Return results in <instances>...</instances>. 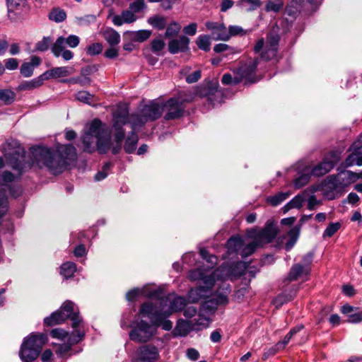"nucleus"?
Returning <instances> with one entry per match:
<instances>
[{"mask_svg": "<svg viewBox=\"0 0 362 362\" xmlns=\"http://www.w3.org/2000/svg\"><path fill=\"white\" fill-rule=\"evenodd\" d=\"M30 150L33 158L32 163H26L25 156L19 153L13 156L10 160L11 167L17 172L18 177H21L34 163L40 168L47 167L52 174H59L77 157L76 149L71 144L59 145L54 153L42 146L33 147Z\"/></svg>", "mask_w": 362, "mask_h": 362, "instance_id": "nucleus-1", "label": "nucleus"}, {"mask_svg": "<svg viewBox=\"0 0 362 362\" xmlns=\"http://www.w3.org/2000/svg\"><path fill=\"white\" fill-rule=\"evenodd\" d=\"M67 318H70L72 321V327L74 329L70 334L67 343L59 346L57 354L61 356H65L71 350L72 345L81 341L84 337L83 331L77 329L82 322L78 311L75 310L74 303L72 301L66 300L59 310L44 319L45 325L53 326L64 322Z\"/></svg>", "mask_w": 362, "mask_h": 362, "instance_id": "nucleus-2", "label": "nucleus"}, {"mask_svg": "<svg viewBox=\"0 0 362 362\" xmlns=\"http://www.w3.org/2000/svg\"><path fill=\"white\" fill-rule=\"evenodd\" d=\"M86 128L82 136L83 151L93 153L97 149L100 153H107L110 148L109 128L98 119H93Z\"/></svg>", "mask_w": 362, "mask_h": 362, "instance_id": "nucleus-3", "label": "nucleus"}, {"mask_svg": "<svg viewBox=\"0 0 362 362\" xmlns=\"http://www.w3.org/2000/svg\"><path fill=\"white\" fill-rule=\"evenodd\" d=\"M127 111V124H130L132 129H137L143 126L148 121H153L158 119L163 112V107L162 103L155 101L150 102L148 105H144L139 113L129 115L128 107L126 105H119L116 111L122 109Z\"/></svg>", "mask_w": 362, "mask_h": 362, "instance_id": "nucleus-4", "label": "nucleus"}, {"mask_svg": "<svg viewBox=\"0 0 362 362\" xmlns=\"http://www.w3.org/2000/svg\"><path fill=\"white\" fill-rule=\"evenodd\" d=\"M277 234V229L274 224L267 222L265 227L259 230H252L249 232V236L253 238V241L243 246L240 255L245 258L252 255L257 247H262L264 245L271 243Z\"/></svg>", "mask_w": 362, "mask_h": 362, "instance_id": "nucleus-5", "label": "nucleus"}, {"mask_svg": "<svg viewBox=\"0 0 362 362\" xmlns=\"http://www.w3.org/2000/svg\"><path fill=\"white\" fill-rule=\"evenodd\" d=\"M47 337L45 334L33 333L25 338L21 346L19 356L23 362H33L40 355Z\"/></svg>", "mask_w": 362, "mask_h": 362, "instance_id": "nucleus-6", "label": "nucleus"}, {"mask_svg": "<svg viewBox=\"0 0 362 362\" xmlns=\"http://www.w3.org/2000/svg\"><path fill=\"white\" fill-rule=\"evenodd\" d=\"M139 313L149 318L151 322L156 327V332L158 327H161L162 329L165 331H170L173 328V322L169 320H166L170 313H162L161 310L152 303H143L140 308Z\"/></svg>", "mask_w": 362, "mask_h": 362, "instance_id": "nucleus-7", "label": "nucleus"}, {"mask_svg": "<svg viewBox=\"0 0 362 362\" xmlns=\"http://www.w3.org/2000/svg\"><path fill=\"white\" fill-rule=\"evenodd\" d=\"M280 37L273 32L268 33L266 42L264 38H261L256 42L254 51L256 53L260 52L261 58L269 61L277 56Z\"/></svg>", "mask_w": 362, "mask_h": 362, "instance_id": "nucleus-8", "label": "nucleus"}, {"mask_svg": "<svg viewBox=\"0 0 362 362\" xmlns=\"http://www.w3.org/2000/svg\"><path fill=\"white\" fill-rule=\"evenodd\" d=\"M214 310L215 308H210L208 303H205L202 305L199 313V317L200 318L194 324L183 320L178 322L175 329L176 334L181 337H185L192 329H200L199 327H195L196 326L206 327L208 326V322L210 320L209 314L213 313Z\"/></svg>", "mask_w": 362, "mask_h": 362, "instance_id": "nucleus-9", "label": "nucleus"}, {"mask_svg": "<svg viewBox=\"0 0 362 362\" xmlns=\"http://www.w3.org/2000/svg\"><path fill=\"white\" fill-rule=\"evenodd\" d=\"M156 334V327L151 322L149 324L140 320L134 322V325L129 332V338L138 343H145L148 341Z\"/></svg>", "mask_w": 362, "mask_h": 362, "instance_id": "nucleus-10", "label": "nucleus"}, {"mask_svg": "<svg viewBox=\"0 0 362 362\" xmlns=\"http://www.w3.org/2000/svg\"><path fill=\"white\" fill-rule=\"evenodd\" d=\"M127 111L125 109H122L119 111H115L113 115V129L115 131V145L112 148V153L113 154H117L122 146V143L124 138V131L122 127L124 124H127L126 119Z\"/></svg>", "mask_w": 362, "mask_h": 362, "instance_id": "nucleus-11", "label": "nucleus"}, {"mask_svg": "<svg viewBox=\"0 0 362 362\" xmlns=\"http://www.w3.org/2000/svg\"><path fill=\"white\" fill-rule=\"evenodd\" d=\"M259 63L258 59H250L242 64L238 69V76H235V83L245 81V83H253L259 79L255 76V70Z\"/></svg>", "mask_w": 362, "mask_h": 362, "instance_id": "nucleus-12", "label": "nucleus"}, {"mask_svg": "<svg viewBox=\"0 0 362 362\" xmlns=\"http://www.w3.org/2000/svg\"><path fill=\"white\" fill-rule=\"evenodd\" d=\"M163 112L165 111V119L171 120L182 117L185 111L183 100L178 98H171L165 103H162Z\"/></svg>", "mask_w": 362, "mask_h": 362, "instance_id": "nucleus-13", "label": "nucleus"}, {"mask_svg": "<svg viewBox=\"0 0 362 362\" xmlns=\"http://www.w3.org/2000/svg\"><path fill=\"white\" fill-rule=\"evenodd\" d=\"M215 278L209 276L205 278L204 285L196 288H192L188 292V300L191 303H196L202 298H207L211 293V290L214 284Z\"/></svg>", "mask_w": 362, "mask_h": 362, "instance_id": "nucleus-14", "label": "nucleus"}, {"mask_svg": "<svg viewBox=\"0 0 362 362\" xmlns=\"http://www.w3.org/2000/svg\"><path fill=\"white\" fill-rule=\"evenodd\" d=\"M322 0H291L285 9L288 16L296 18L303 8L313 9Z\"/></svg>", "mask_w": 362, "mask_h": 362, "instance_id": "nucleus-15", "label": "nucleus"}, {"mask_svg": "<svg viewBox=\"0 0 362 362\" xmlns=\"http://www.w3.org/2000/svg\"><path fill=\"white\" fill-rule=\"evenodd\" d=\"M158 348L153 344H145L136 350V358L134 362H156L159 358Z\"/></svg>", "mask_w": 362, "mask_h": 362, "instance_id": "nucleus-16", "label": "nucleus"}, {"mask_svg": "<svg viewBox=\"0 0 362 362\" xmlns=\"http://www.w3.org/2000/svg\"><path fill=\"white\" fill-rule=\"evenodd\" d=\"M339 158L335 153H330V158L326 157L318 165L315 166L311 173L316 177H320L329 173L337 164Z\"/></svg>", "mask_w": 362, "mask_h": 362, "instance_id": "nucleus-17", "label": "nucleus"}, {"mask_svg": "<svg viewBox=\"0 0 362 362\" xmlns=\"http://www.w3.org/2000/svg\"><path fill=\"white\" fill-rule=\"evenodd\" d=\"M322 191L324 197L329 200L334 199L343 193L331 175L323 181Z\"/></svg>", "mask_w": 362, "mask_h": 362, "instance_id": "nucleus-18", "label": "nucleus"}, {"mask_svg": "<svg viewBox=\"0 0 362 362\" xmlns=\"http://www.w3.org/2000/svg\"><path fill=\"white\" fill-rule=\"evenodd\" d=\"M331 176L342 192H344V189L346 187L349 186L359 179V176L357 175V173L349 170L342 171L336 175H333Z\"/></svg>", "mask_w": 362, "mask_h": 362, "instance_id": "nucleus-19", "label": "nucleus"}, {"mask_svg": "<svg viewBox=\"0 0 362 362\" xmlns=\"http://www.w3.org/2000/svg\"><path fill=\"white\" fill-rule=\"evenodd\" d=\"M361 139L362 134L360 136L358 141L354 143L352 145L354 151L345 160L346 166H352L354 165H362V145H360L362 142Z\"/></svg>", "mask_w": 362, "mask_h": 362, "instance_id": "nucleus-20", "label": "nucleus"}, {"mask_svg": "<svg viewBox=\"0 0 362 362\" xmlns=\"http://www.w3.org/2000/svg\"><path fill=\"white\" fill-rule=\"evenodd\" d=\"M310 267L309 264H295L292 266L288 273L287 279L289 281H296L299 279H303L309 275Z\"/></svg>", "mask_w": 362, "mask_h": 362, "instance_id": "nucleus-21", "label": "nucleus"}, {"mask_svg": "<svg viewBox=\"0 0 362 362\" xmlns=\"http://www.w3.org/2000/svg\"><path fill=\"white\" fill-rule=\"evenodd\" d=\"M53 54L59 57L62 56L65 61L71 60L74 57V53L66 49L63 37H59L52 47Z\"/></svg>", "mask_w": 362, "mask_h": 362, "instance_id": "nucleus-22", "label": "nucleus"}, {"mask_svg": "<svg viewBox=\"0 0 362 362\" xmlns=\"http://www.w3.org/2000/svg\"><path fill=\"white\" fill-rule=\"evenodd\" d=\"M189 39L182 35L177 39H173L168 43V50L171 54L184 52L189 49Z\"/></svg>", "mask_w": 362, "mask_h": 362, "instance_id": "nucleus-23", "label": "nucleus"}, {"mask_svg": "<svg viewBox=\"0 0 362 362\" xmlns=\"http://www.w3.org/2000/svg\"><path fill=\"white\" fill-rule=\"evenodd\" d=\"M47 80V77L46 74H42L40 76L35 78L30 81H25L21 83L18 88V91H25V90H33L34 89L40 88L43 82Z\"/></svg>", "mask_w": 362, "mask_h": 362, "instance_id": "nucleus-24", "label": "nucleus"}, {"mask_svg": "<svg viewBox=\"0 0 362 362\" xmlns=\"http://www.w3.org/2000/svg\"><path fill=\"white\" fill-rule=\"evenodd\" d=\"M41 59L37 56H32L30 61L28 62L23 63L21 68L20 72L24 77H30L33 74L34 69L38 66L41 64Z\"/></svg>", "mask_w": 362, "mask_h": 362, "instance_id": "nucleus-25", "label": "nucleus"}, {"mask_svg": "<svg viewBox=\"0 0 362 362\" xmlns=\"http://www.w3.org/2000/svg\"><path fill=\"white\" fill-rule=\"evenodd\" d=\"M74 72V69L70 66H59L52 68L49 71H45L43 74H46L47 79L50 78H58L61 77H66Z\"/></svg>", "mask_w": 362, "mask_h": 362, "instance_id": "nucleus-26", "label": "nucleus"}, {"mask_svg": "<svg viewBox=\"0 0 362 362\" xmlns=\"http://www.w3.org/2000/svg\"><path fill=\"white\" fill-rule=\"evenodd\" d=\"M136 19V15L129 9L122 11L120 15L115 16L112 18V22L115 25L120 26L124 23H132Z\"/></svg>", "mask_w": 362, "mask_h": 362, "instance_id": "nucleus-27", "label": "nucleus"}, {"mask_svg": "<svg viewBox=\"0 0 362 362\" xmlns=\"http://www.w3.org/2000/svg\"><path fill=\"white\" fill-rule=\"evenodd\" d=\"M8 13H21L28 9L27 0H6Z\"/></svg>", "mask_w": 362, "mask_h": 362, "instance_id": "nucleus-28", "label": "nucleus"}, {"mask_svg": "<svg viewBox=\"0 0 362 362\" xmlns=\"http://www.w3.org/2000/svg\"><path fill=\"white\" fill-rule=\"evenodd\" d=\"M223 93L218 89V85L216 83L214 87L209 88L207 93V99L211 104L214 105L218 103H221L222 100Z\"/></svg>", "mask_w": 362, "mask_h": 362, "instance_id": "nucleus-29", "label": "nucleus"}, {"mask_svg": "<svg viewBox=\"0 0 362 362\" xmlns=\"http://www.w3.org/2000/svg\"><path fill=\"white\" fill-rule=\"evenodd\" d=\"M132 130L133 131L127 136L124 147L127 153H131L136 149L139 140L137 134L134 132L136 129H132Z\"/></svg>", "mask_w": 362, "mask_h": 362, "instance_id": "nucleus-30", "label": "nucleus"}, {"mask_svg": "<svg viewBox=\"0 0 362 362\" xmlns=\"http://www.w3.org/2000/svg\"><path fill=\"white\" fill-rule=\"evenodd\" d=\"M243 246V240L240 236L231 237L227 242V247L230 252L240 253Z\"/></svg>", "mask_w": 362, "mask_h": 362, "instance_id": "nucleus-31", "label": "nucleus"}, {"mask_svg": "<svg viewBox=\"0 0 362 362\" xmlns=\"http://www.w3.org/2000/svg\"><path fill=\"white\" fill-rule=\"evenodd\" d=\"M103 37L111 46L116 45L120 42L119 33L112 28L105 30L103 33Z\"/></svg>", "mask_w": 362, "mask_h": 362, "instance_id": "nucleus-32", "label": "nucleus"}, {"mask_svg": "<svg viewBox=\"0 0 362 362\" xmlns=\"http://www.w3.org/2000/svg\"><path fill=\"white\" fill-rule=\"evenodd\" d=\"M305 201L304 195L298 194L294 197L288 203H287L283 208L284 213L287 212L291 209H300L302 207Z\"/></svg>", "mask_w": 362, "mask_h": 362, "instance_id": "nucleus-33", "label": "nucleus"}, {"mask_svg": "<svg viewBox=\"0 0 362 362\" xmlns=\"http://www.w3.org/2000/svg\"><path fill=\"white\" fill-rule=\"evenodd\" d=\"M288 235L289 237V240L286 243V245H285L286 250H291L293 247L295 243H296V241L299 237V235H300V226L299 227L294 226L293 228H292L289 230Z\"/></svg>", "mask_w": 362, "mask_h": 362, "instance_id": "nucleus-34", "label": "nucleus"}, {"mask_svg": "<svg viewBox=\"0 0 362 362\" xmlns=\"http://www.w3.org/2000/svg\"><path fill=\"white\" fill-rule=\"evenodd\" d=\"M49 19L56 23L64 21L66 18V12L60 8H54L48 15Z\"/></svg>", "mask_w": 362, "mask_h": 362, "instance_id": "nucleus-35", "label": "nucleus"}, {"mask_svg": "<svg viewBox=\"0 0 362 362\" xmlns=\"http://www.w3.org/2000/svg\"><path fill=\"white\" fill-rule=\"evenodd\" d=\"M60 274L66 279L71 277L76 271V265L74 262H67L61 266Z\"/></svg>", "mask_w": 362, "mask_h": 362, "instance_id": "nucleus-36", "label": "nucleus"}, {"mask_svg": "<svg viewBox=\"0 0 362 362\" xmlns=\"http://www.w3.org/2000/svg\"><path fill=\"white\" fill-rule=\"evenodd\" d=\"M187 300L185 298L181 296L175 297L170 303V310L172 312H179L184 309L186 306Z\"/></svg>", "mask_w": 362, "mask_h": 362, "instance_id": "nucleus-37", "label": "nucleus"}, {"mask_svg": "<svg viewBox=\"0 0 362 362\" xmlns=\"http://www.w3.org/2000/svg\"><path fill=\"white\" fill-rule=\"evenodd\" d=\"M148 23L158 30H163L166 26V20L163 16H154L148 19Z\"/></svg>", "mask_w": 362, "mask_h": 362, "instance_id": "nucleus-38", "label": "nucleus"}, {"mask_svg": "<svg viewBox=\"0 0 362 362\" xmlns=\"http://www.w3.org/2000/svg\"><path fill=\"white\" fill-rule=\"evenodd\" d=\"M75 98L77 100L88 105H92V103L95 102L94 95L84 90L76 93L75 94Z\"/></svg>", "mask_w": 362, "mask_h": 362, "instance_id": "nucleus-39", "label": "nucleus"}, {"mask_svg": "<svg viewBox=\"0 0 362 362\" xmlns=\"http://www.w3.org/2000/svg\"><path fill=\"white\" fill-rule=\"evenodd\" d=\"M16 98L13 91L8 89L0 90V100L3 101L6 105L11 104Z\"/></svg>", "mask_w": 362, "mask_h": 362, "instance_id": "nucleus-40", "label": "nucleus"}, {"mask_svg": "<svg viewBox=\"0 0 362 362\" xmlns=\"http://www.w3.org/2000/svg\"><path fill=\"white\" fill-rule=\"evenodd\" d=\"M213 37L216 40H223L227 41L230 39V33L228 30H227L226 27L222 23L218 28L216 33L213 35Z\"/></svg>", "mask_w": 362, "mask_h": 362, "instance_id": "nucleus-41", "label": "nucleus"}, {"mask_svg": "<svg viewBox=\"0 0 362 362\" xmlns=\"http://www.w3.org/2000/svg\"><path fill=\"white\" fill-rule=\"evenodd\" d=\"M213 276L214 275H206L201 269H195L189 272L188 277L192 281L202 280L204 284L205 278Z\"/></svg>", "mask_w": 362, "mask_h": 362, "instance_id": "nucleus-42", "label": "nucleus"}, {"mask_svg": "<svg viewBox=\"0 0 362 362\" xmlns=\"http://www.w3.org/2000/svg\"><path fill=\"white\" fill-rule=\"evenodd\" d=\"M199 253L202 257L209 264L208 269L213 268L217 264V257L210 255L207 250L201 249Z\"/></svg>", "mask_w": 362, "mask_h": 362, "instance_id": "nucleus-43", "label": "nucleus"}, {"mask_svg": "<svg viewBox=\"0 0 362 362\" xmlns=\"http://www.w3.org/2000/svg\"><path fill=\"white\" fill-rule=\"evenodd\" d=\"M151 35V32L147 30H141L134 32L132 34V38L136 42H144L148 39Z\"/></svg>", "mask_w": 362, "mask_h": 362, "instance_id": "nucleus-44", "label": "nucleus"}, {"mask_svg": "<svg viewBox=\"0 0 362 362\" xmlns=\"http://www.w3.org/2000/svg\"><path fill=\"white\" fill-rule=\"evenodd\" d=\"M210 38L207 35H199L197 39V45L200 49L207 52L210 49Z\"/></svg>", "mask_w": 362, "mask_h": 362, "instance_id": "nucleus-45", "label": "nucleus"}, {"mask_svg": "<svg viewBox=\"0 0 362 362\" xmlns=\"http://www.w3.org/2000/svg\"><path fill=\"white\" fill-rule=\"evenodd\" d=\"M284 6V3L280 0H269L267 1L265 6V10L267 12L273 11V12H279Z\"/></svg>", "mask_w": 362, "mask_h": 362, "instance_id": "nucleus-46", "label": "nucleus"}, {"mask_svg": "<svg viewBox=\"0 0 362 362\" xmlns=\"http://www.w3.org/2000/svg\"><path fill=\"white\" fill-rule=\"evenodd\" d=\"M230 293L229 285H226L223 288L222 293H218L216 295V304H226L228 302V295Z\"/></svg>", "mask_w": 362, "mask_h": 362, "instance_id": "nucleus-47", "label": "nucleus"}, {"mask_svg": "<svg viewBox=\"0 0 362 362\" xmlns=\"http://www.w3.org/2000/svg\"><path fill=\"white\" fill-rule=\"evenodd\" d=\"M289 194L288 193L280 192L274 196L269 197L267 202L272 206H277L284 202Z\"/></svg>", "mask_w": 362, "mask_h": 362, "instance_id": "nucleus-48", "label": "nucleus"}, {"mask_svg": "<svg viewBox=\"0 0 362 362\" xmlns=\"http://www.w3.org/2000/svg\"><path fill=\"white\" fill-rule=\"evenodd\" d=\"M103 45L100 42H95L90 45L86 48V53L89 56H95L100 54L103 51Z\"/></svg>", "mask_w": 362, "mask_h": 362, "instance_id": "nucleus-49", "label": "nucleus"}, {"mask_svg": "<svg viewBox=\"0 0 362 362\" xmlns=\"http://www.w3.org/2000/svg\"><path fill=\"white\" fill-rule=\"evenodd\" d=\"M284 349L281 345L277 342L275 345L273 346L266 349L263 354L262 358L264 360L267 359L268 358L275 355L277 354L279 351Z\"/></svg>", "mask_w": 362, "mask_h": 362, "instance_id": "nucleus-50", "label": "nucleus"}, {"mask_svg": "<svg viewBox=\"0 0 362 362\" xmlns=\"http://www.w3.org/2000/svg\"><path fill=\"white\" fill-rule=\"evenodd\" d=\"M146 8L144 0H136L131 3L129 9L133 12L134 14L142 11Z\"/></svg>", "mask_w": 362, "mask_h": 362, "instance_id": "nucleus-51", "label": "nucleus"}, {"mask_svg": "<svg viewBox=\"0 0 362 362\" xmlns=\"http://www.w3.org/2000/svg\"><path fill=\"white\" fill-rule=\"evenodd\" d=\"M180 25L175 22L170 24L165 31V36L166 37H171L176 35L180 30Z\"/></svg>", "mask_w": 362, "mask_h": 362, "instance_id": "nucleus-52", "label": "nucleus"}, {"mask_svg": "<svg viewBox=\"0 0 362 362\" xmlns=\"http://www.w3.org/2000/svg\"><path fill=\"white\" fill-rule=\"evenodd\" d=\"M228 32L230 33V38L232 36H243L249 33L247 30H244L242 27L239 25H230L228 28Z\"/></svg>", "mask_w": 362, "mask_h": 362, "instance_id": "nucleus-53", "label": "nucleus"}, {"mask_svg": "<svg viewBox=\"0 0 362 362\" xmlns=\"http://www.w3.org/2000/svg\"><path fill=\"white\" fill-rule=\"evenodd\" d=\"M50 335L53 338L62 339V340H66L69 339V337L70 336V334L66 332L62 329H54L51 331Z\"/></svg>", "mask_w": 362, "mask_h": 362, "instance_id": "nucleus-54", "label": "nucleus"}, {"mask_svg": "<svg viewBox=\"0 0 362 362\" xmlns=\"http://www.w3.org/2000/svg\"><path fill=\"white\" fill-rule=\"evenodd\" d=\"M341 227L339 223H332L325 230L323 237H332Z\"/></svg>", "mask_w": 362, "mask_h": 362, "instance_id": "nucleus-55", "label": "nucleus"}, {"mask_svg": "<svg viewBox=\"0 0 362 362\" xmlns=\"http://www.w3.org/2000/svg\"><path fill=\"white\" fill-rule=\"evenodd\" d=\"M63 40H64V45H66L71 48L76 47L80 42V38L75 35H70L66 38L63 37Z\"/></svg>", "mask_w": 362, "mask_h": 362, "instance_id": "nucleus-56", "label": "nucleus"}, {"mask_svg": "<svg viewBox=\"0 0 362 362\" xmlns=\"http://www.w3.org/2000/svg\"><path fill=\"white\" fill-rule=\"evenodd\" d=\"M64 82L71 83V84H76L78 83L82 86H86L90 84V80L89 78L85 77H74L69 79H66L64 81Z\"/></svg>", "mask_w": 362, "mask_h": 362, "instance_id": "nucleus-57", "label": "nucleus"}, {"mask_svg": "<svg viewBox=\"0 0 362 362\" xmlns=\"http://www.w3.org/2000/svg\"><path fill=\"white\" fill-rule=\"evenodd\" d=\"M309 180V175L302 174L294 180V185L296 188L300 189L308 184Z\"/></svg>", "mask_w": 362, "mask_h": 362, "instance_id": "nucleus-58", "label": "nucleus"}, {"mask_svg": "<svg viewBox=\"0 0 362 362\" xmlns=\"http://www.w3.org/2000/svg\"><path fill=\"white\" fill-rule=\"evenodd\" d=\"M293 296L291 295L288 296L286 294H280L276 297L273 302L276 307L279 308L283 304L291 300Z\"/></svg>", "mask_w": 362, "mask_h": 362, "instance_id": "nucleus-59", "label": "nucleus"}, {"mask_svg": "<svg viewBox=\"0 0 362 362\" xmlns=\"http://www.w3.org/2000/svg\"><path fill=\"white\" fill-rule=\"evenodd\" d=\"M51 42H52V40L50 37H43V39L41 41L38 42L36 44L35 48H36V49L41 51V52L45 51L49 48Z\"/></svg>", "mask_w": 362, "mask_h": 362, "instance_id": "nucleus-60", "label": "nucleus"}, {"mask_svg": "<svg viewBox=\"0 0 362 362\" xmlns=\"http://www.w3.org/2000/svg\"><path fill=\"white\" fill-rule=\"evenodd\" d=\"M8 209L7 198L4 194L0 192V217L3 216Z\"/></svg>", "mask_w": 362, "mask_h": 362, "instance_id": "nucleus-61", "label": "nucleus"}, {"mask_svg": "<svg viewBox=\"0 0 362 362\" xmlns=\"http://www.w3.org/2000/svg\"><path fill=\"white\" fill-rule=\"evenodd\" d=\"M202 76V71L200 70H197L194 71L191 74H188L186 76V81L188 83H193L198 81Z\"/></svg>", "mask_w": 362, "mask_h": 362, "instance_id": "nucleus-62", "label": "nucleus"}, {"mask_svg": "<svg viewBox=\"0 0 362 362\" xmlns=\"http://www.w3.org/2000/svg\"><path fill=\"white\" fill-rule=\"evenodd\" d=\"M152 50L155 52L162 50L165 47V42L161 39H155L151 43Z\"/></svg>", "mask_w": 362, "mask_h": 362, "instance_id": "nucleus-63", "label": "nucleus"}, {"mask_svg": "<svg viewBox=\"0 0 362 362\" xmlns=\"http://www.w3.org/2000/svg\"><path fill=\"white\" fill-rule=\"evenodd\" d=\"M197 29V24L196 23H192L183 28V32L185 35L193 36L196 34Z\"/></svg>", "mask_w": 362, "mask_h": 362, "instance_id": "nucleus-64", "label": "nucleus"}]
</instances>
